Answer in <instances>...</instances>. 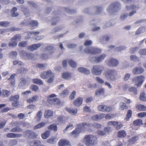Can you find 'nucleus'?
I'll list each match as a JSON object with an SVG mask.
<instances>
[{
  "mask_svg": "<svg viewBox=\"0 0 146 146\" xmlns=\"http://www.w3.org/2000/svg\"><path fill=\"white\" fill-rule=\"evenodd\" d=\"M121 9L120 4L116 2L109 5L107 8V11L110 15H111L118 12Z\"/></svg>",
  "mask_w": 146,
  "mask_h": 146,
  "instance_id": "1",
  "label": "nucleus"
},
{
  "mask_svg": "<svg viewBox=\"0 0 146 146\" xmlns=\"http://www.w3.org/2000/svg\"><path fill=\"white\" fill-rule=\"evenodd\" d=\"M97 138L92 135H86L83 139V141L87 146L94 145L97 143Z\"/></svg>",
  "mask_w": 146,
  "mask_h": 146,
  "instance_id": "2",
  "label": "nucleus"
},
{
  "mask_svg": "<svg viewBox=\"0 0 146 146\" xmlns=\"http://www.w3.org/2000/svg\"><path fill=\"white\" fill-rule=\"evenodd\" d=\"M54 16L52 18V20L50 19V17L46 19V21H51V25L52 26H55L60 21V12L59 11H54L53 13Z\"/></svg>",
  "mask_w": 146,
  "mask_h": 146,
  "instance_id": "3",
  "label": "nucleus"
},
{
  "mask_svg": "<svg viewBox=\"0 0 146 146\" xmlns=\"http://www.w3.org/2000/svg\"><path fill=\"white\" fill-rule=\"evenodd\" d=\"M78 127L81 128L90 129L93 127L97 129H99L101 127V125L98 123H90L84 122L80 123L78 125Z\"/></svg>",
  "mask_w": 146,
  "mask_h": 146,
  "instance_id": "4",
  "label": "nucleus"
},
{
  "mask_svg": "<svg viewBox=\"0 0 146 146\" xmlns=\"http://www.w3.org/2000/svg\"><path fill=\"white\" fill-rule=\"evenodd\" d=\"M84 52L88 54L95 55L100 54L102 52V50L100 48L94 47H86L84 50Z\"/></svg>",
  "mask_w": 146,
  "mask_h": 146,
  "instance_id": "5",
  "label": "nucleus"
},
{
  "mask_svg": "<svg viewBox=\"0 0 146 146\" xmlns=\"http://www.w3.org/2000/svg\"><path fill=\"white\" fill-rule=\"evenodd\" d=\"M104 118H105L106 119H110L112 118V117L109 114L102 113L98 115H95L92 116L91 119L94 121H98Z\"/></svg>",
  "mask_w": 146,
  "mask_h": 146,
  "instance_id": "6",
  "label": "nucleus"
},
{
  "mask_svg": "<svg viewBox=\"0 0 146 146\" xmlns=\"http://www.w3.org/2000/svg\"><path fill=\"white\" fill-rule=\"evenodd\" d=\"M19 96L18 94L15 95L10 97L9 101L13 102L12 105L13 107L17 108L19 106Z\"/></svg>",
  "mask_w": 146,
  "mask_h": 146,
  "instance_id": "7",
  "label": "nucleus"
},
{
  "mask_svg": "<svg viewBox=\"0 0 146 146\" xmlns=\"http://www.w3.org/2000/svg\"><path fill=\"white\" fill-rule=\"evenodd\" d=\"M145 77L143 76H137L133 79L132 81L136 83L137 87H140L144 80Z\"/></svg>",
  "mask_w": 146,
  "mask_h": 146,
  "instance_id": "8",
  "label": "nucleus"
},
{
  "mask_svg": "<svg viewBox=\"0 0 146 146\" xmlns=\"http://www.w3.org/2000/svg\"><path fill=\"white\" fill-rule=\"evenodd\" d=\"M126 7L127 10H130L133 9V10L131 11L129 14V16L131 17L135 14L137 13V10L139 8L138 6L132 5L131 6H126Z\"/></svg>",
  "mask_w": 146,
  "mask_h": 146,
  "instance_id": "9",
  "label": "nucleus"
},
{
  "mask_svg": "<svg viewBox=\"0 0 146 146\" xmlns=\"http://www.w3.org/2000/svg\"><path fill=\"white\" fill-rule=\"evenodd\" d=\"M111 38V36L108 35H104L100 36L99 38V42L103 44H106Z\"/></svg>",
  "mask_w": 146,
  "mask_h": 146,
  "instance_id": "10",
  "label": "nucleus"
},
{
  "mask_svg": "<svg viewBox=\"0 0 146 146\" xmlns=\"http://www.w3.org/2000/svg\"><path fill=\"white\" fill-rule=\"evenodd\" d=\"M98 109L100 111L108 112L112 111V108L111 106L103 105H100L98 106Z\"/></svg>",
  "mask_w": 146,
  "mask_h": 146,
  "instance_id": "11",
  "label": "nucleus"
},
{
  "mask_svg": "<svg viewBox=\"0 0 146 146\" xmlns=\"http://www.w3.org/2000/svg\"><path fill=\"white\" fill-rule=\"evenodd\" d=\"M104 70V68L103 66L99 65H95L93 66L91 70L92 73H101Z\"/></svg>",
  "mask_w": 146,
  "mask_h": 146,
  "instance_id": "12",
  "label": "nucleus"
},
{
  "mask_svg": "<svg viewBox=\"0 0 146 146\" xmlns=\"http://www.w3.org/2000/svg\"><path fill=\"white\" fill-rule=\"evenodd\" d=\"M78 124H79L77 125V128H76L70 133V135L71 136L74 137H76L80 133L81 129H82L84 130L86 129L84 128H81L78 127Z\"/></svg>",
  "mask_w": 146,
  "mask_h": 146,
  "instance_id": "13",
  "label": "nucleus"
},
{
  "mask_svg": "<svg viewBox=\"0 0 146 146\" xmlns=\"http://www.w3.org/2000/svg\"><path fill=\"white\" fill-rule=\"evenodd\" d=\"M119 63V62L117 59L111 58L109 59L108 62V66H112L115 67L118 65Z\"/></svg>",
  "mask_w": 146,
  "mask_h": 146,
  "instance_id": "14",
  "label": "nucleus"
},
{
  "mask_svg": "<svg viewBox=\"0 0 146 146\" xmlns=\"http://www.w3.org/2000/svg\"><path fill=\"white\" fill-rule=\"evenodd\" d=\"M40 46L41 44H35L31 46H27V48L28 51L31 52L36 50Z\"/></svg>",
  "mask_w": 146,
  "mask_h": 146,
  "instance_id": "15",
  "label": "nucleus"
},
{
  "mask_svg": "<svg viewBox=\"0 0 146 146\" xmlns=\"http://www.w3.org/2000/svg\"><path fill=\"white\" fill-rule=\"evenodd\" d=\"M24 133L26 136L32 139H34L37 137L36 133L30 130H27Z\"/></svg>",
  "mask_w": 146,
  "mask_h": 146,
  "instance_id": "16",
  "label": "nucleus"
},
{
  "mask_svg": "<svg viewBox=\"0 0 146 146\" xmlns=\"http://www.w3.org/2000/svg\"><path fill=\"white\" fill-rule=\"evenodd\" d=\"M59 146H71L70 142L67 140L66 139H61L58 142Z\"/></svg>",
  "mask_w": 146,
  "mask_h": 146,
  "instance_id": "17",
  "label": "nucleus"
},
{
  "mask_svg": "<svg viewBox=\"0 0 146 146\" xmlns=\"http://www.w3.org/2000/svg\"><path fill=\"white\" fill-rule=\"evenodd\" d=\"M110 129V127H105L104 130H99L97 131V133L99 135L104 136L107 133H108L111 131Z\"/></svg>",
  "mask_w": 146,
  "mask_h": 146,
  "instance_id": "18",
  "label": "nucleus"
},
{
  "mask_svg": "<svg viewBox=\"0 0 146 146\" xmlns=\"http://www.w3.org/2000/svg\"><path fill=\"white\" fill-rule=\"evenodd\" d=\"M83 98L82 97H78L73 102L74 105L76 107H79L82 104Z\"/></svg>",
  "mask_w": 146,
  "mask_h": 146,
  "instance_id": "19",
  "label": "nucleus"
},
{
  "mask_svg": "<svg viewBox=\"0 0 146 146\" xmlns=\"http://www.w3.org/2000/svg\"><path fill=\"white\" fill-rule=\"evenodd\" d=\"M53 113V111L49 110H46L45 111L44 116L46 118H49L52 116Z\"/></svg>",
  "mask_w": 146,
  "mask_h": 146,
  "instance_id": "20",
  "label": "nucleus"
},
{
  "mask_svg": "<svg viewBox=\"0 0 146 146\" xmlns=\"http://www.w3.org/2000/svg\"><path fill=\"white\" fill-rule=\"evenodd\" d=\"M135 107L137 110L140 111H146V106L143 104H137Z\"/></svg>",
  "mask_w": 146,
  "mask_h": 146,
  "instance_id": "21",
  "label": "nucleus"
},
{
  "mask_svg": "<svg viewBox=\"0 0 146 146\" xmlns=\"http://www.w3.org/2000/svg\"><path fill=\"white\" fill-rule=\"evenodd\" d=\"M47 101L50 104L52 105L58 104L60 102V100L58 98H55L51 99H48Z\"/></svg>",
  "mask_w": 146,
  "mask_h": 146,
  "instance_id": "22",
  "label": "nucleus"
},
{
  "mask_svg": "<svg viewBox=\"0 0 146 146\" xmlns=\"http://www.w3.org/2000/svg\"><path fill=\"white\" fill-rule=\"evenodd\" d=\"M133 73H142L144 72L143 68L141 67H136L133 70Z\"/></svg>",
  "mask_w": 146,
  "mask_h": 146,
  "instance_id": "23",
  "label": "nucleus"
},
{
  "mask_svg": "<svg viewBox=\"0 0 146 146\" xmlns=\"http://www.w3.org/2000/svg\"><path fill=\"white\" fill-rule=\"evenodd\" d=\"M126 133L124 130L119 131L117 133V137L119 138H124L126 136Z\"/></svg>",
  "mask_w": 146,
  "mask_h": 146,
  "instance_id": "24",
  "label": "nucleus"
},
{
  "mask_svg": "<svg viewBox=\"0 0 146 146\" xmlns=\"http://www.w3.org/2000/svg\"><path fill=\"white\" fill-rule=\"evenodd\" d=\"M106 56L105 54H103L97 56L98 63H100L103 61Z\"/></svg>",
  "mask_w": 146,
  "mask_h": 146,
  "instance_id": "25",
  "label": "nucleus"
},
{
  "mask_svg": "<svg viewBox=\"0 0 146 146\" xmlns=\"http://www.w3.org/2000/svg\"><path fill=\"white\" fill-rule=\"evenodd\" d=\"M17 8L15 7H13L11 11V16L12 17H16L18 16L19 15L17 11Z\"/></svg>",
  "mask_w": 146,
  "mask_h": 146,
  "instance_id": "26",
  "label": "nucleus"
},
{
  "mask_svg": "<svg viewBox=\"0 0 146 146\" xmlns=\"http://www.w3.org/2000/svg\"><path fill=\"white\" fill-rule=\"evenodd\" d=\"M77 70L79 72L82 73H90V72L89 70L83 67L79 68L77 69Z\"/></svg>",
  "mask_w": 146,
  "mask_h": 146,
  "instance_id": "27",
  "label": "nucleus"
},
{
  "mask_svg": "<svg viewBox=\"0 0 146 146\" xmlns=\"http://www.w3.org/2000/svg\"><path fill=\"white\" fill-rule=\"evenodd\" d=\"M57 141L58 139L56 137H52L48 139L47 141L49 143L54 144L57 142Z\"/></svg>",
  "mask_w": 146,
  "mask_h": 146,
  "instance_id": "28",
  "label": "nucleus"
},
{
  "mask_svg": "<svg viewBox=\"0 0 146 146\" xmlns=\"http://www.w3.org/2000/svg\"><path fill=\"white\" fill-rule=\"evenodd\" d=\"M50 133V131L48 130L46 131L44 133H42L41 135L42 138L43 139H46L49 136Z\"/></svg>",
  "mask_w": 146,
  "mask_h": 146,
  "instance_id": "29",
  "label": "nucleus"
},
{
  "mask_svg": "<svg viewBox=\"0 0 146 146\" xmlns=\"http://www.w3.org/2000/svg\"><path fill=\"white\" fill-rule=\"evenodd\" d=\"M21 10L23 12L24 15L26 16H28L29 14V12L28 9L23 5H22L21 7Z\"/></svg>",
  "mask_w": 146,
  "mask_h": 146,
  "instance_id": "30",
  "label": "nucleus"
},
{
  "mask_svg": "<svg viewBox=\"0 0 146 146\" xmlns=\"http://www.w3.org/2000/svg\"><path fill=\"white\" fill-rule=\"evenodd\" d=\"M17 44V41L14 40H12L11 39V41L9 43L8 46L10 47L13 48L16 47Z\"/></svg>",
  "mask_w": 146,
  "mask_h": 146,
  "instance_id": "31",
  "label": "nucleus"
},
{
  "mask_svg": "<svg viewBox=\"0 0 146 146\" xmlns=\"http://www.w3.org/2000/svg\"><path fill=\"white\" fill-rule=\"evenodd\" d=\"M33 83L39 85H42L43 82L42 80L39 79L34 78L32 80Z\"/></svg>",
  "mask_w": 146,
  "mask_h": 146,
  "instance_id": "32",
  "label": "nucleus"
},
{
  "mask_svg": "<svg viewBox=\"0 0 146 146\" xmlns=\"http://www.w3.org/2000/svg\"><path fill=\"white\" fill-rule=\"evenodd\" d=\"M133 124L135 126H139L143 125L142 120L140 119H137L133 121Z\"/></svg>",
  "mask_w": 146,
  "mask_h": 146,
  "instance_id": "33",
  "label": "nucleus"
},
{
  "mask_svg": "<svg viewBox=\"0 0 146 146\" xmlns=\"http://www.w3.org/2000/svg\"><path fill=\"white\" fill-rule=\"evenodd\" d=\"M68 62L69 64L72 68H75L77 66V64L76 62L72 59L68 60Z\"/></svg>",
  "mask_w": 146,
  "mask_h": 146,
  "instance_id": "34",
  "label": "nucleus"
},
{
  "mask_svg": "<svg viewBox=\"0 0 146 146\" xmlns=\"http://www.w3.org/2000/svg\"><path fill=\"white\" fill-rule=\"evenodd\" d=\"M16 76L15 74H13L10 76V78L8 79V80L10 81V84L12 86H14L15 84V77Z\"/></svg>",
  "mask_w": 146,
  "mask_h": 146,
  "instance_id": "35",
  "label": "nucleus"
},
{
  "mask_svg": "<svg viewBox=\"0 0 146 146\" xmlns=\"http://www.w3.org/2000/svg\"><path fill=\"white\" fill-rule=\"evenodd\" d=\"M96 9V14H101L102 12V7L101 6H96L95 7Z\"/></svg>",
  "mask_w": 146,
  "mask_h": 146,
  "instance_id": "36",
  "label": "nucleus"
},
{
  "mask_svg": "<svg viewBox=\"0 0 146 146\" xmlns=\"http://www.w3.org/2000/svg\"><path fill=\"white\" fill-rule=\"evenodd\" d=\"M69 92V91L68 90L65 89L63 90L62 92L60 94V96L62 97H65L68 95Z\"/></svg>",
  "mask_w": 146,
  "mask_h": 146,
  "instance_id": "37",
  "label": "nucleus"
},
{
  "mask_svg": "<svg viewBox=\"0 0 146 146\" xmlns=\"http://www.w3.org/2000/svg\"><path fill=\"white\" fill-rule=\"evenodd\" d=\"M66 110L69 113L72 115H76L77 112V110L76 109L73 110L69 108H66Z\"/></svg>",
  "mask_w": 146,
  "mask_h": 146,
  "instance_id": "38",
  "label": "nucleus"
},
{
  "mask_svg": "<svg viewBox=\"0 0 146 146\" xmlns=\"http://www.w3.org/2000/svg\"><path fill=\"white\" fill-rule=\"evenodd\" d=\"M64 10L67 13L72 14L76 12V10L75 9H72L66 7L64 8Z\"/></svg>",
  "mask_w": 146,
  "mask_h": 146,
  "instance_id": "39",
  "label": "nucleus"
},
{
  "mask_svg": "<svg viewBox=\"0 0 146 146\" xmlns=\"http://www.w3.org/2000/svg\"><path fill=\"white\" fill-rule=\"evenodd\" d=\"M20 135L13 133H9L7 134V137L10 138H16L19 137Z\"/></svg>",
  "mask_w": 146,
  "mask_h": 146,
  "instance_id": "40",
  "label": "nucleus"
},
{
  "mask_svg": "<svg viewBox=\"0 0 146 146\" xmlns=\"http://www.w3.org/2000/svg\"><path fill=\"white\" fill-rule=\"evenodd\" d=\"M45 124L46 123L45 122H41L35 125L34 127V129H36L38 128H40L44 126Z\"/></svg>",
  "mask_w": 146,
  "mask_h": 146,
  "instance_id": "41",
  "label": "nucleus"
},
{
  "mask_svg": "<svg viewBox=\"0 0 146 146\" xmlns=\"http://www.w3.org/2000/svg\"><path fill=\"white\" fill-rule=\"evenodd\" d=\"M38 97L37 96H33L32 98L27 99V101L29 103L35 102L36 101Z\"/></svg>",
  "mask_w": 146,
  "mask_h": 146,
  "instance_id": "42",
  "label": "nucleus"
},
{
  "mask_svg": "<svg viewBox=\"0 0 146 146\" xmlns=\"http://www.w3.org/2000/svg\"><path fill=\"white\" fill-rule=\"evenodd\" d=\"M39 31H31V32H30L29 33H28V35L25 37V39H27L30 38L31 36H30L29 35H31L33 34L34 35H39Z\"/></svg>",
  "mask_w": 146,
  "mask_h": 146,
  "instance_id": "43",
  "label": "nucleus"
},
{
  "mask_svg": "<svg viewBox=\"0 0 146 146\" xmlns=\"http://www.w3.org/2000/svg\"><path fill=\"white\" fill-rule=\"evenodd\" d=\"M21 38V36L20 34L15 35L13 37L11 38V40H14L15 41H20Z\"/></svg>",
  "mask_w": 146,
  "mask_h": 146,
  "instance_id": "44",
  "label": "nucleus"
},
{
  "mask_svg": "<svg viewBox=\"0 0 146 146\" xmlns=\"http://www.w3.org/2000/svg\"><path fill=\"white\" fill-rule=\"evenodd\" d=\"M130 60L131 61L135 62L139 61V58L137 56L134 55H131L130 57Z\"/></svg>",
  "mask_w": 146,
  "mask_h": 146,
  "instance_id": "45",
  "label": "nucleus"
},
{
  "mask_svg": "<svg viewBox=\"0 0 146 146\" xmlns=\"http://www.w3.org/2000/svg\"><path fill=\"white\" fill-rule=\"evenodd\" d=\"M61 29V28L59 27H55L52 29L50 33L51 34H55Z\"/></svg>",
  "mask_w": 146,
  "mask_h": 146,
  "instance_id": "46",
  "label": "nucleus"
},
{
  "mask_svg": "<svg viewBox=\"0 0 146 146\" xmlns=\"http://www.w3.org/2000/svg\"><path fill=\"white\" fill-rule=\"evenodd\" d=\"M48 129L49 130H52L54 131L57 130V127L56 124H53L50 125L48 127Z\"/></svg>",
  "mask_w": 146,
  "mask_h": 146,
  "instance_id": "47",
  "label": "nucleus"
},
{
  "mask_svg": "<svg viewBox=\"0 0 146 146\" xmlns=\"http://www.w3.org/2000/svg\"><path fill=\"white\" fill-rule=\"evenodd\" d=\"M10 94V92L9 91L6 90H2V95L3 97H8Z\"/></svg>",
  "mask_w": 146,
  "mask_h": 146,
  "instance_id": "48",
  "label": "nucleus"
},
{
  "mask_svg": "<svg viewBox=\"0 0 146 146\" xmlns=\"http://www.w3.org/2000/svg\"><path fill=\"white\" fill-rule=\"evenodd\" d=\"M42 115V112L41 110H39L37 112L36 118L38 121H40V120Z\"/></svg>",
  "mask_w": 146,
  "mask_h": 146,
  "instance_id": "49",
  "label": "nucleus"
},
{
  "mask_svg": "<svg viewBox=\"0 0 146 146\" xmlns=\"http://www.w3.org/2000/svg\"><path fill=\"white\" fill-rule=\"evenodd\" d=\"M119 107V110H123L124 109H126L128 108V106L126 105L125 103L124 102L121 103Z\"/></svg>",
  "mask_w": 146,
  "mask_h": 146,
  "instance_id": "50",
  "label": "nucleus"
},
{
  "mask_svg": "<svg viewBox=\"0 0 146 146\" xmlns=\"http://www.w3.org/2000/svg\"><path fill=\"white\" fill-rule=\"evenodd\" d=\"M126 48V47L125 46H120L116 47L115 50L117 52H119L125 50Z\"/></svg>",
  "mask_w": 146,
  "mask_h": 146,
  "instance_id": "51",
  "label": "nucleus"
},
{
  "mask_svg": "<svg viewBox=\"0 0 146 146\" xmlns=\"http://www.w3.org/2000/svg\"><path fill=\"white\" fill-rule=\"evenodd\" d=\"M10 23L8 21L0 22V26L3 27H7L10 25Z\"/></svg>",
  "mask_w": 146,
  "mask_h": 146,
  "instance_id": "52",
  "label": "nucleus"
},
{
  "mask_svg": "<svg viewBox=\"0 0 146 146\" xmlns=\"http://www.w3.org/2000/svg\"><path fill=\"white\" fill-rule=\"evenodd\" d=\"M30 89L36 92L39 91V88L38 86L36 85L33 84L31 86Z\"/></svg>",
  "mask_w": 146,
  "mask_h": 146,
  "instance_id": "53",
  "label": "nucleus"
},
{
  "mask_svg": "<svg viewBox=\"0 0 146 146\" xmlns=\"http://www.w3.org/2000/svg\"><path fill=\"white\" fill-rule=\"evenodd\" d=\"M118 123H119V122L118 121H110L108 122L107 123V124H108V126L113 125L114 126H115L117 125V124Z\"/></svg>",
  "mask_w": 146,
  "mask_h": 146,
  "instance_id": "54",
  "label": "nucleus"
},
{
  "mask_svg": "<svg viewBox=\"0 0 146 146\" xmlns=\"http://www.w3.org/2000/svg\"><path fill=\"white\" fill-rule=\"evenodd\" d=\"M137 136H135L132 137L129 139L128 141L129 143H132L134 144L135 143L136 141L137 140Z\"/></svg>",
  "mask_w": 146,
  "mask_h": 146,
  "instance_id": "55",
  "label": "nucleus"
},
{
  "mask_svg": "<svg viewBox=\"0 0 146 146\" xmlns=\"http://www.w3.org/2000/svg\"><path fill=\"white\" fill-rule=\"evenodd\" d=\"M52 74H41L40 77L42 79H46L49 78Z\"/></svg>",
  "mask_w": 146,
  "mask_h": 146,
  "instance_id": "56",
  "label": "nucleus"
},
{
  "mask_svg": "<svg viewBox=\"0 0 146 146\" xmlns=\"http://www.w3.org/2000/svg\"><path fill=\"white\" fill-rule=\"evenodd\" d=\"M128 91L130 92L133 93L134 94H137V89L134 87H131L129 88L128 89Z\"/></svg>",
  "mask_w": 146,
  "mask_h": 146,
  "instance_id": "57",
  "label": "nucleus"
},
{
  "mask_svg": "<svg viewBox=\"0 0 146 146\" xmlns=\"http://www.w3.org/2000/svg\"><path fill=\"white\" fill-rule=\"evenodd\" d=\"M89 61L92 63H97V56H93L90 57L89 59Z\"/></svg>",
  "mask_w": 146,
  "mask_h": 146,
  "instance_id": "58",
  "label": "nucleus"
},
{
  "mask_svg": "<svg viewBox=\"0 0 146 146\" xmlns=\"http://www.w3.org/2000/svg\"><path fill=\"white\" fill-rule=\"evenodd\" d=\"M104 93V90L102 88L100 89L96 90L95 92L96 95H100Z\"/></svg>",
  "mask_w": 146,
  "mask_h": 146,
  "instance_id": "59",
  "label": "nucleus"
},
{
  "mask_svg": "<svg viewBox=\"0 0 146 146\" xmlns=\"http://www.w3.org/2000/svg\"><path fill=\"white\" fill-rule=\"evenodd\" d=\"M62 78L65 79H68L71 78V74H62Z\"/></svg>",
  "mask_w": 146,
  "mask_h": 146,
  "instance_id": "60",
  "label": "nucleus"
},
{
  "mask_svg": "<svg viewBox=\"0 0 146 146\" xmlns=\"http://www.w3.org/2000/svg\"><path fill=\"white\" fill-rule=\"evenodd\" d=\"M22 129L18 127H16L15 128H13L10 131L13 132H20L22 131Z\"/></svg>",
  "mask_w": 146,
  "mask_h": 146,
  "instance_id": "61",
  "label": "nucleus"
},
{
  "mask_svg": "<svg viewBox=\"0 0 146 146\" xmlns=\"http://www.w3.org/2000/svg\"><path fill=\"white\" fill-rule=\"evenodd\" d=\"M27 41H23L20 42L18 44V46H19L20 47H25L27 44Z\"/></svg>",
  "mask_w": 146,
  "mask_h": 146,
  "instance_id": "62",
  "label": "nucleus"
},
{
  "mask_svg": "<svg viewBox=\"0 0 146 146\" xmlns=\"http://www.w3.org/2000/svg\"><path fill=\"white\" fill-rule=\"evenodd\" d=\"M132 114V111L130 110H129L127 111L126 114V119L127 120H128L131 117Z\"/></svg>",
  "mask_w": 146,
  "mask_h": 146,
  "instance_id": "63",
  "label": "nucleus"
},
{
  "mask_svg": "<svg viewBox=\"0 0 146 146\" xmlns=\"http://www.w3.org/2000/svg\"><path fill=\"white\" fill-rule=\"evenodd\" d=\"M139 99L141 101H146V97L145 96V94L144 92H142L141 94Z\"/></svg>",
  "mask_w": 146,
  "mask_h": 146,
  "instance_id": "64",
  "label": "nucleus"
}]
</instances>
